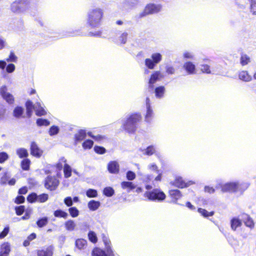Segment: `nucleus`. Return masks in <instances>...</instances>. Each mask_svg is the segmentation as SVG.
<instances>
[{
    "mask_svg": "<svg viewBox=\"0 0 256 256\" xmlns=\"http://www.w3.org/2000/svg\"><path fill=\"white\" fill-rule=\"evenodd\" d=\"M142 120L140 113H134L126 116V120H123L122 128L130 134H134L138 128V122Z\"/></svg>",
    "mask_w": 256,
    "mask_h": 256,
    "instance_id": "obj_1",
    "label": "nucleus"
},
{
    "mask_svg": "<svg viewBox=\"0 0 256 256\" xmlns=\"http://www.w3.org/2000/svg\"><path fill=\"white\" fill-rule=\"evenodd\" d=\"M103 16V10L99 8L90 10L88 12L87 24L91 28L99 27L101 25Z\"/></svg>",
    "mask_w": 256,
    "mask_h": 256,
    "instance_id": "obj_2",
    "label": "nucleus"
},
{
    "mask_svg": "<svg viewBox=\"0 0 256 256\" xmlns=\"http://www.w3.org/2000/svg\"><path fill=\"white\" fill-rule=\"evenodd\" d=\"M249 186L248 182L240 181L227 182L221 186L222 191L223 192H242Z\"/></svg>",
    "mask_w": 256,
    "mask_h": 256,
    "instance_id": "obj_3",
    "label": "nucleus"
},
{
    "mask_svg": "<svg viewBox=\"0 0 256 256\" xmlns=\"http://www.w3.org/2000/svg\"><path fill=\"white\" fill-rule=\"evenodd\" d=\"M162 8V6L160 4L150 3L145 6L142 12H140L137 17L140 19L148 15L158 14L160 12Z\"/></svg>",
    "mask_w": 256,
    "mask_h": 256,
    "instance_id": "obj_4",
    "label": "nucleus"
},
{
    "mask_svg": "<svg viewBox=\"0 0 256 256\" xmlns=\"http://www.w3.org/2000/svg\"><path fill=\"white\" fill-rule=\"evenodd\" d=\"M144 196L150 201L158 202L163 201L166 198L164 193L159 188H154L150 191H146Z\"/></svg>",
    "mask_w": 256,
    "mask_h": 256,
    "instance_id": "obj_5",
    "label": "nucleus"
},
{
    "mask_svg": "<svg viewBox=\"0 0 256 256\" xmlns=\"http://www.w3.org/2000/svg\"><path fill=\"white\" fill-rule=\"evenodd\" d=\"M162 58V56L160 53H153L151 55V58H147L145 60V66L148 69L153 70L156 65L161 62Z\"/></svg>",
    "mask_w": 256,
    "mask_h": 256,
    "instance_id": "obj_6",
    "label": "nucleus"
},
{
    "mask_svg": "<svg viewBox=\"0 0 256 256\" xmlns=\"http://www.w3.org/2000/svg\"><path fill=\"white\" fill-rule=\"evenodd\" d=\"M105 244V251L99 248H95L92 252L93 256H113V252L110 246V241L108 240H104Z\"/></svg>",
    "mask_w": 256,
    "mask_h": 256,
    "instance_id": "obj_7",
    "label": "nucleus"
},
{
    "mask_svg": "<svg viewBox=\"0 0 256 256\" xmlns=\"http://www.w3.org/2000/svg\"><path fill=\"white\" fill-rule=\"evenodd\" d=\"M29 0H17L10 5V10L12 12L19 14L26 10V6Z\"/></svg>",
    "mask_w": 256,
    "mask_h": 256,
    "instance_id": "obj_8",
    "label": "nucleus"
},
{
    "mask_svg": "<svg viewBox=\"0 0 256 256\" xmlns=\"http://www.w3.org/2000/svg\"><path fill=\"white\" fill-rule=\"evenodd\" d=\"M58 184L59 180L55 176H48L45 179L44 186L51 191L55 190Z\"/></svg>",
    "mask_w": 256,
    "mask_h": 256,
    "instance_id": "obj_9",
    "label": "nucleus"
},
{
    "mask_svg": "<svg viewBox=\"0 0 256 256\" xmlns=\"http://www.w3.org/2000/svg\"><path fill=\"white\" fill-rule=\"evenodd\" d=\"M150 100L149 98H146V113L144 116L145 121L148 123H150L154 118V114L151 107Z\"/></svg>",
    "mask_w": 256,
    "mask_h": 256,
    "instance_id": "obj_10",
    "label": "nucleus"
},
{
    "mask_svg": "<svg viewBox=\"0 0 256 256\" xmlns=\"http://www.w3.org/2000/svg\"><path fill=\"white\" fill-rule=\"evenodd\" d=\"M161 72L160 70L154 71L150 76L148 81V88L152 89L154 88V84L160 80Z\"/></svg>",
    "mask_w": 256,
    "mask_h": 256,
    "instance_id": "obj_11",
    "label": "nucleus"
},
{
    "mask_svg": "<svg viewBox=\"0 0 256 256\" xmlns=\"http://www.w3.org/2000/svg\"><path fill=\"white\" fill-rule=\"evenodd\" d=\"M54 251V246L52 245L44 247L38 251V256H52Z\"/></svg>",
    "mask_w": 256,
    "mask_h": 256,
    "instance_id": "obj_12",
    "label": "nucleus"
},
{
    "mask_svg": "<svg viewBox=\"0 0 256 256\" xmlns=\"http://www.w3.org/2000/svg\"><path fill=\"white\" fill-rule=\"evenodd\" d=\"M108 170L110 173L117 174L120 171V166L116 161H110L108 164Z\"/></svg>",
    "mask_w": 256,
    "mask_h": 256,
    "instance_id": "obj_13",
    "label": "nucleus"
},
{
    "mask_svg": "<svg viewBox=\"0 0 256 256\" xmlns=\"http://www.w3.org/2000/svg\"><path fill=\"white\" fill-rule=\"evenodd\" d=\"M10 252V244L6 242L0 246V256H8Z\"/></svg>",
    "mask_w": 256,
    "mask_h": 256,
    "instance_id": "obj_14",
    "label": "nucleus"
},
{
    "mask_svg": "<svg viewBox=\"0 0 256 256\" xmlns=\"http://www.w3.org/2000/svg\"><path fill=\"white\" fill-rule=\"evenodd\" d=\"M30 153L32 156L40 158L42 155V152L36 144L33 142L30 145Z\"/></svg>",
    "mask_w": 256,
    "mask_h": 256,
    "instance_id": "obj_15",
    "label": "nucleus"
},
{
    "mask_svg": "<svg viewBox=\"0 0 256 256\" xmlns=\"http://www.w3.org/2000/svg\"><path fill=\"white\" fill-rule=\"evenodd\" d=\"M183 68L189 74H192L195 73L196 66L192 62H186L184 63Z\"/></svg>",
    "mask_w": 256,
    "mask_h": 256,
    "instance_id": "obj_16",
    "label": "nucleus"
},
{
    "mask_svg": "<svg viewBox=\"0 0 256 256\" xmlns=\"http://www.w3.org/2000/svg\"><path fill=\"white\" fill-rule=\"evenodd\" d=\"M170 184L176 187L181 188L188 186V184L186 183L180 176L176 177L174 180Z\"/></svg>",
    "mask_w": 256,
    "mask_h": 256,
    "instance_id": "obj_17",
    "label": "nucleus"
},
{
    "mask_svg": "<svg viewBox=\"0 0 256 256\" xmlns=\"http://www.w3.org/2000/svg\"><path fill=\"white\" fill-rule=\"evenodd\" d=\"M34 111L36 114L38 116H44L46 114V110L44 109L40 102H37L35 104Z\"/></svg>",
    "mask_w": 256,
    "mask_h": 256,
    "instance_id": "obj_18",
    "label": "nucleus"
},
{
    "mask_svg": "<svg viewBox=\"0 0 256 256\" xmlns=\"http://www.w3.org/2000/svg\"><path fill=\"white\" fill-rule=\"evenodd\" d=\"M86 132L84 130H80L78 132L74 134V142L76 144L78 142L84 140L86 137Z\"/></svg>",
    "mask_w": 256,
    "mask_h": 256,
    "instance_id": "obj_19",
    "label": "nucleus"
},
{
    "mask_svg": "<svg viewBox=\"0 0 256 256\" xmlns=\"http://www.w3.org/2000/svg\"><path fill=\"white\" fill-rule=\"evenodd\" d=\"M166 92V88L163 86H157L154 89L155 96L156 98L161 99L164 98Z\"/></svg>",
    "mask_w": 256,
    "mask_h": 256,
    "instance_id": "obj_20",
    "label": "nucleus"
},
{
    "mask_svg": "<svg viewBox=\"0 0 256 256\" xmlns=\"http://www.w3.org/2000/svg\"><path fill=\"white\" fill-rule=\"evenodd\" d=\"M169 194L172 198V202L178 204L177 200L182 196L180 192L178 190H172L169 191Z\"/></svg>",
    "mask_w": 256,
    "mask_h": 256,
    "instance_id": "obj_21",
    "label": "nucleus"
},
{
    "mask_svg": "<svg viewBox=\"0 0 256 256\" xmlns=\"http://www.w3.org/2000/svg\"><path fill=\"white\" fill-rule=\"evenodd\" d=\"M238 78L240 80L245 82H250L252 80V76L246 70H242L240 72L238 73Z\"/></svg>",
    "mask_w": 256,
    "mask_h": 256,
    "instance_id": "obj_22",
    "label": "nucleus"
},
{
    "mask_svg": "<svg viewBox=\"0 0 256 256\" xmlns=\"http://www.w3.org/2000/svg\"><path fill=\"white\" fill-rule=\"evenodd\" d=\"M122 188L124 190H126V191L128 192L130 190L134 189L136 186L130 182L124 181L121 183Z\"/></svg>",
    "mask_w": 256,
    "mask_h": 256,
    "instance_id": "obj_23",
    "label": "nucleus"
},
{
    "mask_svg": "<svg viewBox=\"0 0 256 256\" xmlns=\"http://www.w3.org/2000/svg\"><path fill=\"white\" fill-rule=\"evenodd\" d=\"M100 206V202L94 200H90L88 204V208L92 211L98 210Z\"/></svg>",
    "mask_w": 256,
    "mask_h": 256,
    "instance_id": "obj_24",
    "label": "nucleus"
},
{
    "mask_svg": "<svg viewBox=\"0 0 256 256\" xmlns=\"http://www.w3.org/2000/svg\"><path fill=\"white\" fill-rule=\"evenodd\" d=\"M142 152H143V154L144 155L150 156L153 154H155L156 152V148L153 146L150 145L148 146L146 149L142 150L140 149Z\"/></svg>",
    "mask_w": 256,
    "mask_h": 256,
    "instance_id": "obj_25",
    "label": "nucleus"
},
{
    "mask_svg": "<svg viewBox=\"0 0 256 256\" xmlns=\"http://www.w3.org/2000/svg\"><path fill=\"white\" fill-rule=\"evenodd\" d=\"M75 244L79 250H84L86 247L87 241L83 238H78L76 240Z\"/></svg>",
    "mask_w": 256,
    "mask_h": 256,
    "instance_id": "obj_26",
    "label": "nucleus"
},
{
    "mask_svg": "<svg viewBox=\"0 0 256 256\" xmlns=\"http://www.w3.org/2000/svg\"><path fill=\"white\" fill-rule=\"evenodd\" d=\"M140 2V0H125L124 4L130 9L136 8Z\"/></svg>",
    "mask_w": 256,
    "mask_h": 256,
    "instance_id": "obj_27",
    "label": "nucleus"
},
{
    "mask_svg": "<svg viewBox=\"0 0 256 256\" xmlns=\"http://www.w3.org/2000/svg\"><path fill=\"white\" fill-rule=\"evenodd\" d=\"M242 224L241 220L238 218H232L230 220L231 228L234 230H236L237 228L240 226Z\"/></svg>",
    "mask_w": 256,
    "mask_h": 256,
    "instance_id": "obj_28",
    "label": "nucleus"
},
{
    "mask_svg": "<svg viewBox=\"0 0 256 256\" xmlns=\"http://www.w3.org/2000/svg\"><path fill=\"white\" fill-rule=\"evenodd\" d=\"M200 70L203 73H206L207 74H214L215 72L214 70H211L210 68V66L207 64H200Z\"/></svg>",
    "mask_w": 256,
    "mask_h": 256,
    "instance_id": "obj_29",
    "label": "nucleus"
},
{
    "mask_svg": "<svg viewBox=\"0 0 256 256\" xmlns=\"http://www.w3.org/2000/svg\"><path fill=\"white\" fill-rule=\"evenodd\" d=\"M250 62V57L245 54H242L240 58V64L242 66L248 64Z\"/></svg>",
    "mask_w": 256,
    "mask_h": 256,
    "instance_id": "obj_30",
    "label": "nucleus"
},
{
    "mask_svg": "<svg viewBox=\"0 0 256 256\" xmlns=\"http://www.w3.org/2000/svg\"><path fill=\"white\" fill-rule=\"evenodd\" d=\"M64 226L66 230L68 231H73L76 227V224L73 220H69L65 222Z\"/></svg>",
    "mask_w": 256,
    "mask_h": 256,
    "instance_id": "obj_31",
    "label": "nucleus"
},
{
    "mask_svg": "<svg viewBox=\"0 0 256 256\" xmlns=\"http://www.w3.org/2000/svg\"><path fill=\"white\" fill-rule=\"evenodd\" d=\"M55 217L64 218H66L68 216V214L62 210H57L54 212Z\"/></svg>",
    "mask_w": 256,
    "mask_h": 256,
    "instance_id": "obj_32",
    "label": "nucleus"
},
{
    "mask_svg": "<svg viewBox=\"0 0 256 256\" xmlns=\"http://www.w3.org/2000/svg\"><path fill=\"white\" fill-rule=\"evenodd\" d=\"M17 155L20 158H26L28 154L27 150L24 148H19L16 151Z\"/></svg>",
    "mask_w": 256,
    "mask_h": 256,
    "instance_id": "obj_33",
    "label": "nucleus"
},
{
    "mask_svg": "<svg viewBox=\"0 0 256 256\" xmlns=\"http://www.w3.org/2000/svg\"><path fill=\"white\" fill-rule=\"evenodd\" d=\"M67 36H82V32L79 29H76L74 30H69L66 32V34H64Z\"/></svg>",
    "mask_w": 256,
    "mask_h": 256,
    "instance_id": "obj_34",
    "label": "nucleus"
},
{
    "mask_svg": "<svg viewBox=\"0 0 256 256\" xmlns=\"http://www.w3.org/2000/svg\"><path fill=\"white\" fill-rule=\"evenodd\" d=\"M24 109L22 106H16L13 112L14 116L16 118H20L22 116Z\"/></svg>",
    "mask_w": 256,
    "mask_h": 256,
    "instance_id": "obj_35",
    "label": "nucleus"
},
{
    "mask_svg": "<svg viewBox=\"0 0 256 256\" xmlns=\"http://www.w3.org/2000/svg\"><path fill=\"white\" fill-rule=\"evenodd\" d=\"M64 172L66 178H68L72 175L71 167L67 164H65L64 166Z\"/></svg>",
    "mask_w": 256,
    "mask_h": 256,
    "instance_id": "obj_36",
    "label": "nucleus"
},
{
    "mask_svg": "<svg viewBox=\"0 0 256 256\" xmlns=\"http://www.w3.org/2000/svg\"><path fill=\"white\" fill-rule=\"evenodd\" d=\"M2 98L10 104H12L14 103V98L12 94L10 92L4 95Z\"/></svg>",
    "mask_w": 256,
    "mask_h": 256,
    "instance_id": "obj_37",
    "label": "nucleus"
},
{
    "mask_svg": "<svg viewBox=\"0 0 256 256\" xmlns=\"http://www.w3.org/2000/svg\"><path fill=\"white\" fill-rule=\"evenodd\" d=\"M30 160L28 158L24 159L21 162L22 168L24 170H28L30 168Z\"/></svg>",
    "mask_w": 256,
    "mask_h": 256,
    "instance_id": "obj_38",
    "label": "nucleus"
},
{
    "mask_svg": "<svg viewBox=\"0 0 256 256\" xmlns=\"http://www.w3.org/2000/svg\"><path fill=\"white\" fill-rule=\"evenodd\" d=\"M48 223V218L46 216L43 217L38 220L36 224L39 228H42L46 226Z\"/></svg>",
    "mask_w": 256,
    "mask_h": 256,
    "instance_id": "obj_39",
    "label": "nucleus"
},
{
    "mask_svg": "<svg viewBox=\"0 0 256 256\" xmlns=\"http://www.w3.org/2000/svg\"><path fill=\"white\" fill-rule=\"evenodd\" d=\"M103 193L106 196L110 197L114 194V190L112 188L108 186L104 189Z\"/></svg>",
    "mask_w": 256,
    "mask_h": 256,
    "instance_id": "obj_40",
    "label": "nucleus"
},
{
    "mask_svg": "<svg viewBox=\"0 0 256 256\" xmlns=\"http://www.w3.org/2000/svg\"><path fill=\"white\" fill-rule=\"evenodd\" d=\"M68 210L72 218H76L79 215L80 212L76 207H70Z\"/></svg>",
    "mask_w": 256,
    "mask_h": 256,
    "instance_id": "obj_41",
    "label": "nucleus"
},
{
    "mask_svg": "<svg viewBox=\"0 0 256 256\" xmlns=\"http://www.w3.org/2000/svg\"><path fill=\"white\" fill-rule=\"evenodd\" d=\"M198 210L200 214L206 218L212 216L214 214V212H208L205 209H203L202 208H198Z\"/></svg>",
    "mask_w": 256,
    "mask_h": 256,
    "instance_id": "obj_42",
    "label": "nucleus"
},
{
    "mask_svg": "<svg viewBox=\"0 0 256 256\" xmlns=\"http://www.w3.org/2000/svg\"><path fill=\"white\" fill-rule=\"evenodd\" d=\"M88 238L90 241L92 243H96L98 241L96 234L94 231L90 230L88 232Z\"/></svg>",
    "mask_w": 256,
    "mask_h": 256,
    "instance_id": "obj_43",
    "label": "nucleus"
},
{
    "mask_svg": "<svg viewBox=\"0 0 256 256\" xmlns=\"http://www.w3.org/2000/svg\"><path fill=\"white\" fill-rule=\"evenodd\" d=\"M60 132V128L58 126H52L48 131V134L50 136H54Z\"/></svg>",
    "mask_w": 256,
    "mask_h": 256,
    "instance_id": "obj_44",
    "label": "nucleus"
},
{
    "mask_svg": "<svg viewBox=\"0 0 256 256\" xmlns=\"http://www.w3.org/2000/svg\"><path fill=\"white\" fill-rule=\"evenodd\" d=\"M36 124L38 126H48L50 124V122L46 119L38 118L36 122Z\"/></svg>",
    "mask_w": 256,
    "mask_h": 256,
    "instance_id": "obj_45",
    "label": "nucleus"
},
{
    "mask_svg": "<svg viewBox=\"0 0 256 256\" xmlns=\"http://www.w3.org/2000/svg\"><path fill=\"white\" fill-rule=\"evenodd\" d=\"M94 144V142L90 140H85L82 144V148L84 149H90Z\"/></svg>",
    "mask_w": 256,
    "mask_h": 256,
    "instance_id": "obj_46",
    "label": "nucleus"
},
{
    "mask_svg": "<svg viewBox=\"0 0 256 256\" xmlns=\"http://www.w3.org/2000/svg\"><path fill=\"white\" fill-rule=\"evenodd\" d=\"M86 195L88 198H96L98 196L96 190L90 188L86 192Z\"/></svg>",
    "mask_w": 256,
    "mask_h": 256,
    "instance_id": "obj_47",
    "label": "nucleus"
},
{
    "mask_svg": "<svg viewBox=\"0 0 256 256\" xmlns=\"http://www.w3.org/2000/svg\"><path fill=\"white\" fill-rule=\"evenodd\" d=\"M6 61L8 62H15L18 60V57L16 56L14 53L11 51L10 55L8 58H6Z\"/></svg>",
    "mask_w": 256,
    "mask_h": 256,
    "instance_id": "obj_48",
    "label": "nucleus"
},
{
    "mask_svg": "<svg viewBox=\"0 0 256 256\" xmlns=\"http://www.w3.org/2000/svg\"><path fill=\"white\" fill-rule=\"evenodd\" d=\"M166 73L170 75L174 74L176 73L175 68L171 65H166L165 67Z\"/></svg>",
    "mask_w": 256,
    "mask_h": 256,
    "instance_id": "obj_49",
    "label": "nucleus"
},
{
    "mask_svg": "<svg viewBox=\"0 0 256 256\" xmlns=\"http://www.w3.org/2000/svg\"><path fill=\"white\" fill-rule=\"evenodd\" d=\"M48 198V196L46 194H42L38 196L37 201L40 202H46Z\"/></svg>",
    "mask_w": 256,
    "mask_h": 256,
    "instance_id": "obj_50",
    "label": "nucleus"
},
{
    "mask_svg": "<svg viewBox=\"0 0 256 256\" xmlns=\"http://www.w3.org/2000/svg\"><path fill=\"white\" fill-rule=\"evenodd\" d=\"M78 225L80 229L84 232H86L89 229L90 226L87 222H80Z\"/></svg>",
    "mask_w": 256,
    "mask_h": 256,
    "instance_id": "obj_51",
    "label": "nucleus"
},
{
    "mask_svg": "<svg viewBox=\"0 0 256 256\" xmlns=\"http://www.w3.org/2000/svg\"><path fill=\"white\" fill-rule=\"evenodd\" d=\"M136 177V175L132 171L128 170L126 173V178L128 180H133Z\"/></svg>",
    "mask_w": 256,
    "mask_h": 256,
    "instance_id": "obj_52",
    "label": "nucleus"
},
{
    "mask_svg": "<svg viewBox=\"0 0 256 256\" xmlns=\"http://www.w3.org/2000/svg\"><path fill=\"white\" fill-rule=\"evenodd\" d=\"M128 34L126 32H124L119 37L118 40L121 44H124L126 43Z\"/></svg>",
    "mask_w": 256,
    "mask_h": 256,
    "instance_id": "obj_53",
    "label": "nucleus"
},
{
    "mask_svg": "<svg viewBox=\"0 0 256 256\" xmlns=\"http://www.w3.org/2000/svg\"><path fill=\"white\" fill-rule=\"evenodd\" d=\"M94 152L100 154H104L106 152V150L104 148L100 146H95L94 147Z\"/></svg>",
    "mask_w": 256,
    "mask_h": 256,
    "instance_id": "obj_54",
    "label": "nucleus"
},
{
    "mask_svg": "<svg viewBox=\"0 0 256 256\" xmlns=\"http://www.w3.org/2000/svg\"><path fill=\"white\" fill-rule=\"evenodd\" d=\"M38 195L36 193H32L27 197V200L30 202H34L37 200Z\"/></svg>",
    "mask_w": 256,
    "mask_h": 256,
    "instance_id": "obj_55",
    "label": "nucleus"
},
{
    "mask_svg": "<svg viewBox=\"0 0 256 256\" xmlns=\"http://www.w3.org/2000/svg\"><path fill=\"white\" fill-rule=\"evenodd\" d=\"M6 70L8 73L13 72L16 69L15 65L13 64H9L6 66Z\"/></svg>",
    "mask_w": 256,
    "mask_h": 256,
    "instance_id": "obj_56",
    "label": "nucleus"
},
{
    "mask_svg": "<svg viewBox=\"0 0 256 256\" xmlns=\"http://www.w3.org/2000/svg\"><path fill=\"white\" fill-rule=\"evenodd\" d=\"M88 35L90 36L102 37V30L95 31L94 32H90Z\"/></svg>",
    "mask_w": 256,
    "mask_h": 256,
    "instance_id": "obj_57",
    "label": "nucleus"
},
{
    "mask_svg": "<svg viewBox=\"0 0 256 256\" xmlns=\"http://www.w3.org/2000/svg\"><path fill=\"white\" fill-rule=\"evenodd\" d=\"M15 210H16V214L18 216H20L24 213V210H25L24 206H16V207Z\"/></svg>",
    "mask_w": 256,
    "mask_h": 256,
    "instance_id": "obj_58",
    "label": "nucleus"
},
{
    "mask_svg": "<svg viewBox=\"0 0 256 256\" xmlns=\"http://www.w3.org/2000/svg\"><path fill=\"white\" fill-rule=\"evenodd\" d=\"M64 204L68 207H70L73 204L72 198L70 196L66 197L64 199Z\"/></svg>",
    "mask_w": 256,
    "mask_h": 256,
    "instance_id": "obj_59",
    "label": "nucleus"
},
{
    "mask_svg": "<svg viewBox=\"0 0 256 256\" xmlns=\"http://www.w3.org/2000/svg\"><path fill=\"white\" fill-rule=\"evenodd\" d=\"M10 231V228L9 226H6L2 232H0V239H2L6 237L7 234H8V232Z\"/></svg>",
    "mask_w": 256,
    "mask_h": 256,
    "instance_id": "obj_60",
    "label": "nucleus"
},
{
    "mask_svg": "<svg viewBox=\"0 0 256 256\" xmlns=\"http://www.w3.org/2000/svg\"><path fill=\"white\" fill-rule=\"evenodd\" d=\"M8 158V154L6 152H0V163H2Z\"/></svg>",
    "mask_w": 256,
    "mask_h": 256,
    "instance_id": "obj_61",
    "label": "nucleus"
},
{
    "mask_svg": "<svg viewBox=\"0 0 256 256\" xmlns=\"http://www.w3.org/2000/svg\"><path fill=\"white\" fill-rule=\"evenodd\" d=\"M250 12L254 16H256V2L249 6Z\"/></svg>",
    "mask_w": 256,
    "mask_h": 256,
    "instance_id": "obj_62",
    "label": "nucleus"
},
{
    "mask_svg": "<svg viewBox=\"0 0 256 256\" xmlns=\"http://www.w3.org/2000/svg\"><path fill=\"white\" fill-rule=\"evenodd\" d=\"M183 56L184 58L193 60L194 58V55L191 52H185L183 54Z\"/></svg>",
    "mask_w": 256,
    "mask_h": 256,
    "instance_id": "obj_63",
    "label": "nucleus"
},
{
    "mask_svg": "<svg viewBox=\"0 0 256 256\" xmlns=\"http://www.w3.org/2000/svg\"><path fill=\"white\" fill-rule=\"evenodd\" d=\"M8 178L9 177L8 176L7 174L4 173L0 180V184H6Z\"/></svg>",
    "mask_w": 256,
    "mask_h": 256,
    "instance_id": "obj_64",
    "label": "nucleus"
}]
</instances>
